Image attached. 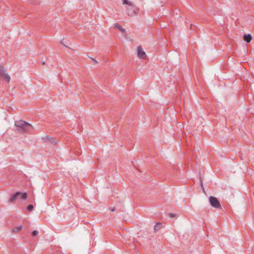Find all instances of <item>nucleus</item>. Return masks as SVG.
I'll return each instance as SVG.
<instances>
[{"mask_svg":"<svg viewBox=\"0 0 254 254\" xmlns=\"http://www.w3.org/2000/svg\"><path fill=\"white\" fill-rule=\"evenodd\" d=\"M15 126L18 127L19 131L24 132L29 131L32 128V126L31 124L23 120L16 121L15 122Z\"/></svg>","mask_w":254,"mask_h":254,"instance_id":"1","label":"nucleus"},{"mask_svg":"<svg viewBox=\"0 0 254 254\" xmlns=\"http://www.w3.org/2000/svg\"><path fill=\"white\" fill-rule=\"evenodd\" d=\"M209 202L210 205L215 208H221V204L217 198L214 196H210L209 197Z\"/></svg>","mask_w":254,"mask_h":254,"instance_id":"2","label":"nucleus"},{"mask_svg":"<svg viewBox=\"0 0 254 254\" xmlns=\"http://www.w3.org/2000/svg\"><path fill=\"white\" fill-rule=\"evenodd\" d=\"M137 56L140 59H144L146 58V55L141 47L137 48Z\"/></svg>","mask_w":254,"mask_h":254,"instance_id":"3","label":"nucleus"},{"mask_svg":"<svg viewBox=\"0 0 254 254\" xmlns=\"http://www.w3.org/2000/svg\"><path fill=\"white\" fill-rule=\"evenodd\" d=\"M0 77L2 78L3 80L7 82H9L11 79L10 76L5 72V70L1 75Z\"/></svg>","mask_w":254,"mask_h":254,"instance_id":"4","label":"nucleus"},{"mask_svg":"<svg viewBox=\"0 0 254 254\" xmlns=\"http://www.w3.org/2000/svg\"><path fill=\"white\" fill-rule=\"evenodd\" d=\"M21 194V192H17L15 193L9 200V202H13L20 194Z\"/></svg>","mask_w":254,"mask_h":254,"instance_id":"5","label":"nucleus"},{"mask_svg":"<svg viewBox=\"0 0 254 254\" xmlns=\"http://www.w3.org/2000/svg\"><path fill=\"white\" fill-rule=\"evenodd\" d=\"M244 40L247 43H249L252 40V36L250 34L245 35L243 37Z\"/></svg>","mask_w":254,"mask_h":254,"instance_id":"6","label":"nucleus"},{"mask_svg":"<svg viewBox=\"0 0 254 254\" xmlns=\"http://www.w3.org/2000/svg\"><path fill=\"white\" fill-rule=\"evenodd\" d=\"M46 139L48 141H49L50 143H53V144H57V143L56 141V140L53 138H52L49 136H47L46 137Z\"/></svg>","mask_w":254,"mask_h":254,"instance_id":"7","label":"nucleus"},{"mask_svg":"<svg viewBox=\"0 0 254 254\" xmlns=\"http://www.w3.org/2000/svg\"><path fill=\"white\" fill-rule=\"evenodd\" d=\"M22 228H23V227L22 226H19L17 227H15L13 229L12 232L14 233H17V232L20 231L22 230Z\"/></svg>","mask_w":254,"mask_h":254,"instance_id":"8","label":"nucleus"},{"mask_svg":"<svg viewBox=\"0 0 254 254\" xmlns=\"http://www.w3.org/2000/svg\"><path fill=\"white\" fill-rule=\"evenodd\" d=\"M21 195V197L23 199H26L27 197V194L26 192L22 193L20 194Z\"/></svg>","mask_w":254,"mask_h":254,"instance_id":"9","label":"nucleus"},{"mask_svg":"<svg viewBox=\"0 0 254 254\" xmlns=\"http://www.w3.org/2000/svg\"><path fill=\"white\" fill-rule=\"evenodd\" d=\"M123 2L124 4L131 5V2H130L128 0H123Z\"/></svg>","mask_w":254,"mask_h":254,"instance_id":"10","label":"nucleus"},{"mask_svg":"<svg viewBox=\"0 0 254 254\" xmlns=\"http://www.w3.org/2000/svg\"><path fill=\"white\" fill-rule=\"evenodd\" d=\"M116 27L119 29V30H120L121 31L123 32H125V30L122 28V27L119 25H117L116 26Z\"/></svg>","mask_w":254,"mask_h":254,"instance_id":"11","label":"nucleus"},{"mask_svg":"<svg viewBox=\"0 0 254 254\" xmlns=\"http://www.w3.org/2000/svg\"><path fill=\"white\" fill-rule=\"evenodd\" d=\"M34 207L32 205L30 204L28 205L27 207V209L28 211H31L33 209Z\"/></svg>","mask_w":254,"mask_h":254,"instance_id":"12","label":"nucleus"},{"mask_svg":"<svg viewBox=\"0 0 254 254\" xmlns=\"http://www.w3.org/2000/svg\"><path fill=\"white\" fill-rule=\"evenodd\" d=\"M160 228V224H156L154 226L155 231H158Z\"/></svg>","mask_w":254,"mask_h":254,"instance_id":"13","label":"nucleus"},{"mask_svg":"<svg viewBox=\"0 0 254 254\" xmlns=\"http://www.w3.org/2000/svg\"><path fill=\"white\" fill-rule=\"evenodd\" d=\"M38 234V231H36V230H34V231H33L32 235V236H36Z\"/></svg>","mask_w":254,"mask_h":254,"instance_id":"14","label":"nucleus"},{"mask_svg":"<svg viewBox=\"0 0 254 254\" xmlns=\"http://www.w3.org/2000/svg\"><path fill=\"white\" fill-rule=\"evenodd\" d=\"M169 215L172 217H174L175 216V215L174 214H170Z\"/></svg>","mask_w":254,"mask_h":254,"instance_id":"15","label":"nucleus"},{"mask_svg":"<svg viewBox=\"0 0 254 254\" xmlns=\"http://www.w3.org/2000/svg\"><path fill=\"white\" fill-rule=\"evenodd\" d=\"M91 59H92L93 61H94V59L91 58Z\"/></svg>","mask_w":254,"mask_h":254,"instance_id":"16","label":"nucleus"},{"mask_svg":"<svg viewBox=\"0 0 254 254\" xmlns=\"http://www.w3.org/2000/svg\"><path fill=\"white\" fill-rule=\"evenodd\" d=\"M43 64H45V62H44L43 63Z\"/></svg>","mask_w":254,"mask_h":254,"instance_id":"17","label":"nucleus"}]
</instances>
